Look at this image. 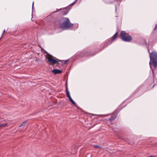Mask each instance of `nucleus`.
Returning <instances> with one entry per match:
<instances>
[{
  "instance_id": "19",
  "label": "nucleus",
  "mask_w": 157,
  "mask_h": 157,
  "mask_svg": "<svg viewBox=\"0 0 157 157\" xmlns=\"http://www.w3.org/2000/svg\"><path fill=\"white\" fill-rule=\"evenodd\" d=\"M154 86V85L153 86V87Z\"/></svg>"
},
{
  "instance_id": "12",
  "label": "nucleus",
  "mask_w": 157,
  "mask_h": 157,
  "mask_svg": "<svg viewBox=\"0 0 157 157\" xmlns=\"http://www.w3.org/2000/svg\"><path fill=\"white\" fill-rule=\"evenodd\" d=\"M116 118V117L112 116L111 117L110 119H115Z\"/></svg>"
},
{
  "instance_id": "7",
  "label": "nucleus",
  "mask_w": 157,
  "mask_h": 157,
  "mask_svg": "<svg viewBox=\"0 0 157 157\" xmlns=\"http://www.w3.org/2000/svg\"><path fill=\"white\" fill-rule=\"evenodd\" d=\"M10 125L8 123H6L5 124H0V128H3L6 127L7 126H9Z\"/></svg>"
},
{
  "instance_id": "1",
  "label": "nucleus",
  "mask_w": 157,
  "mask_h": 157,
  "mask_svg": "<svg viewBox=\"0 0 157 157\" xmlns=\"http://www.w3.org/2000/svg\"><path fill=\"white\" fill-rule=\"evenodd\" d=\"M148 52L150 54V61L149 64L150 65L151 62L154 67L155 68L157 67V52L154 51L151 53H150L149 50H148Z\"/></svg>"
},
{
  "instance_id": "16",
  "label": "nucleus",
  "mask_w": 157,
  "mask_h": 157,
  "mask_svg": "<svg viewBox=\"0 0 157 157\" xmlns=\"http://www.w3.org/2000/svg\"><path fill=\"white\" fill-rule=\"evenodd\" d=\"M33 4H34V2H33V3H32V8H33Z\"/></svg>"
},
{
  "instance_id": "3",
  "label": "nucleus",
  "mask_w": 157,
  "mask_h": 157,
  "mask_svg": "<svg viewBox=\"0 0 157 157\" xmlns=\"http://www.w3.org/2000/svg\"><path fill=\"white\" fill-rule=\"evenodd\" d=\"M64 21L61 25V27L63 29H66L70 28L73 25V24L70 22V20L68 18H64Z\"/></svg>"
},
{
  "instance_id": "11",
  "label": "nucleus",
  "mask_w": 157,
  "mask_h": 157,
  "mask_svg": "<svg viewBox=\"0 0 157 157\" xmlns=\"http://www.w3.org/2000/svg\"><path fill=\"white\" fill-rule=\"evenodd\" d=\"M94 147L96 148H100V147L98 145H95L94 146Z\"/></svg>"
},
{
  "instance_id": "14",
  "label": "nucleus",
  "mask_w": 157,
  "mask_h": 157,
  "mask_svg": "<svg viewBox=\"0 0 157 157\" xmlns=\"http://www.w3.org/2000/svg\"><path fill=\"white\" fill-rule=\"evenodd\" d=\"M68 61V60H65V61H64V64H66L67 62Z\"/></svg>"
},
{
  "instance_id": "8",
  "label": "nucleus",
  "mask_w": 157,
  "mask_h": 157,
  "mask_svg": "<svg viewBox=\"0 0 157 157\" xmlns=\"http://www.w3.org/2000/svg\"><path fill=\"white\" fill-rule=\"evenodd\" d=\"M117 33H116L113 36L111 41L109 43H108V44H111L112 42L113 41V40L116 38V36L117 34Z\"/></svg>"
},
{
  "instance_id": "15",
  "label": "nucleus",
  "mask_w": 157,
  "mask_h": 157,
  "mask_svg": "<svg viewBox=\"0 0 157 157\" xmlns=\"http://www.w3.org/2000/svg\"><path fill=\"white\" fill-rule=\"evenodd\" d=\"M148 157H154V156H153L152 155H150V156Z\"/></svg>"
},
{
  "instance_id": "2",
  "label": "nucleus",
  "mask_w": 157,
  "mask_h": 157,
  "mask_svg": "<svg viewBox=\"0 0 157 157\" xmlns=\"http://www.w3.org/2000/svg\"><path fill=\"white\" fill-rule=\"evenodd\" d=\"M46 58L48 59V61L47 62V63L49 62L51 63L50 64L52 65L56 64L57 65H59V62H61L62 60H60L57 59L56 57H54L49 54H47L46 56Z\"/></svg>"
},
{
  "instance_id": "9",
  "label": "nucleus",
  "mask_w": 157,
  "mask_h": 157,
  "mask_svg": "<svg viewBox=\"0 0 157 157\" xmlns=\"http://www.w3.org/2000/svg\"><path fill=\"white\" fill-rule=\"evenodd\" d=\"M26 124L27 123L25 121L24 122L19 126V127L25 126Z\"/></svg>"
},
{
  "instance_id": "10",
  "label": "nucleus",
  "mask_w": 157,
  "mask_h": 157,
  "mask_svg": "<svg viewBox=\"0 0 157 157\" xmlns=\"http://www.w3.org/2000/svg\"><path fill=\"white\" fill-rule=\"evenodd\" d=\"M70 101L74 105H76V103L74 101L73 99H72Z\"/></svg>"
},
{
  "instance_id": "13",
  "label": "nucleus",
  "mask_w": 157,
  "mask_h": 157,
  "mask_svg": "<svg viewBox=\"0 0 157 157\" xmlns=\"http://www.w3.org/2000/svg\"><path fill=\"white\" fill-rule=\"evenodd\" d=\"M157 28V24H156V25H155V28L154 29V30H155V29H156Z\"/></svg>"
},
{
  "instance_id": "18",
  "label": "nucleus",
  "mask_w": 157,
  "mask_h": 157,
  "mask_svg": "<svg viewBox=\"0 0 157 157\" xmlns=\"http://www.w3.org/2000/svg\"><path fill=\"white\" fill-rule=\"evenodd\" d=\"M67 14V13H66L65 14H64V15H66Z\"/></svg>"
},
{
  "instance_id": "6",
  "label": "nucleus",
  "mask_w": 157,
  "mask_h": 157,
  "mask_svg": "<svg viewBox=\"0 0 157 157\" xmlns=\"http://www.w3.org/2000/svg\"><path fill=\"white\" fill-rule=\"evenodd\" d=\"M66 91L67 97L69 98L70 101H71L72 99L70 96V93L68 90L67 87H66Z\"/></svg>"
},
{
  "instance_id": "4",
  "label": "nucleus",
  "mask_w": 157,
  "mask_h": 157,
  "mask_svg": "<svg viewBox=\"0 0 157 157\" xmlns=\"http://www.w3.org/2000/svg\"><path fill=\"white\" fill-rule=\"evenodd\" d=\"M121 36L122 40L126 42H129L132 40V37L124 31H121Z\"/></svg>"
},
{
  "instance_id": "5",
  "label": "nucleus",
  "mask_w": 157,
  "mask_h": 157,
  "mask_svg": "<svg viewBox=\"0 0 157 157\" xmlns=\"http://www.w3.org/2000/svg\"><path fill=\"white\" fill-rule=\"evenodd\" d=\"M52 72L54 73L55 74H59L61 73L62 71L59 69H54L52 70Z\"/></svg>"
},
{
  "instance_id": "17",
  "label": "nucleus",
  "mask_w": 157,
  "mask_h": 157,
  "mask_svg": "<svg viewBox=\"0 0 157 157\" xmlns=\"http://www.w3.org/2000/svg\"><path fill=\"white\" fill-rule=\"evenodd\" d=\"M5 31V29H4V30L3 31V33ZM3 34V33L2 34V35Z\"/></svg>"
}]
</instances>
